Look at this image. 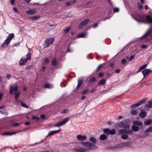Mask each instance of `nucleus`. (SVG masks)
Segmentation results:
<instances>
[{
    "label": "nucleus",
    "instance_id": "f257e3e1",
    "mask_svg": "<svg viewBox=\"0 0 152 152\" xmlns=\"http://www.w3.org/2000/svg\"><path fill=\"white\" fill-rule=\"evenodd\" d=\"M89 140L92 143L89 142H80V143L82 145L87 148L89 150L98 149V147L95 145L97 142L95 138L94 137H91Z\"/></svg>",
    "mask_w": 152,
    "mask_h": 152
},
{
    "label": "nucleus",
    "instance_id": "f03ea898",
    "mask_svg": "<svg viewBox=\"0 0 152 152\" xmlns=\"http://www.w3.org/2000/svg\"><path fill=\"white\" fill-rule=\"evenodd\" d=\"M31 54L30 53H28L26 56V57H23L19 61V65L22 66L25 65L27 61L30 60L31 58Z\"/></svg>",
    "mask_w": 152,
    "mask_h": 152
},
{
    "label": "nucleus",
    "instance_id": "7ed1b4c3",
    "mask_svg": "<svg viewBox=\"0 0 152 152\" xmlns=\"http://www.w3.org/2000/svg\"><path fill=\"white\" fill-rule=\"evenodd\" d=\"M129 122V120L126 119L118 123L117 125L120 128L129 129L130 128V126L128 124Z\"/></svg>",
    "mask_w": 152,
    "mask_h": 152
},
{
    "label": "nucleus",
    "instance_id": "20e7f679",
    "mask_svg": "<svg viewBox=\"0 0 152 152\" xmlns=\"http://www.w3.org/2000/svg\"><path fill=\"white\" fill-rule=\"evenodd\" d=\"M14 37V35L13 33L10 34L8 35L4 42L2 44L1 46L4 47L7 46Z\"/></svg>",
    "mask_w": 152,
    "mask_h": 152
},
{
    "label": "nucleus",
    "instance_id": "39448f33",
    "mask_svg": "<svg viewBox=\"0 0 152 152\" xmlns=\"http://www.w3.org/2000/svg\"><path fill=\"white\" fill-rule=\"evenodd\" d=\"M119 133L120 134H126L129 135H132L133 134L134 132L131 129L127 130L126 129H124L119 130Z\"/></svg>",
    "mask_w": 152,
    "mask_h": 152
},
{
    "label": "nucleus",
    "instance_id": "423d86ee",
    "mask_svg": "<svg viewBox=\"0 0 152 152\" xmlns=\"http://www.w3.org/2000/svg\"><path fill=\"white\" fill-rule=\"evenodd\" d=\"M69 118L67 117L64 118L63 120L58 122L57 123L55 124L54 126L56 127H60L65 124L69 121Z\"/></svg>",
    "mask_w": 152,
    "mask_h": 152
},
{
    "label": "nucleus",
    "instance_id": "0eeeda50",
    "mask_svg": "<svg viewBox=\"0 0 152 152\" xmlns=\"http://www.w3.org/2000/svg\"><path fill=\"white\" fill-rule=\"evenodd\" d=\"M145 101V99H142L138 103L135 104H134L131 105L130 107L131 109H135L137 107H138L143 104Z\"/></svg>",
    "mask_w": 152,
    "mask_h": 152
},
{
    "label": "nucleus",
    "instance_id": "6e6552de",
    "mask_svg": "<svg viewBox=\"0 0 152 152\" xmlns=\"http://www.w3.org/2000/svg\"><path fill=\"white\" fill-rule=\"evenodd\" d=\"M54 41V38H49L46 39L45 41L46 45L47 47H48L49 46L53 43Z\"/></svg>",
    "mask_w": 152,
    "mask_h": 152
},
{
    "label": "nucleus",
    "instance_id": "1a4fd4ad",
    "mask_svg": "<svg viewBox=\"0 0 152 152\" xmlns=\"http://www.w3.org/2000/svg\"><path fill=\"white\" fill-rule=\"evenodd\" d=\"M89 19H87L81 22L79 24L78 29L81 28L83 26L86 25L89 22Z\"/></svg>",
    "mask_w": 152,
    "mask_h": 152
},
{
    "label": "nucleus",
    "instance_id": "9d476101",
    "mask_svg": "<svg viewBox=\"0 0 152 152\" xmlns=\"http://www.w3.org/2000/svg\"><path fill=\"white\" fill-rule=\"evenodd\" d=\"M73 150L75 152H86L87 151L86 148H74Z\"/></svg>",
    "mask_w": 152,
    "mask_h": 152
},
{
    "label": "nucleus",
    "instance_id": "9b49d317",
    "mask_svg": "<svg viewBox=\"0 0 152 152\" xmlns=\"http://www.w3.org/2000/svg\"><path fill=\"white\" fill-rule=\"evenodd\" d=\"M76 138L78 140L81 141L86 140V137L85 135H78L77 136Z\"/></svg>",
    "mask_w": 152,
    "mask_h": 152
},
{
    "label": "nucleus",
    "instance_id": "f8f14e48",
    "mask_svg": "<svg viewBox=\"0 0 152 152\" xmlns=\"http://www.w3.org/2000/svg\"><path fill=\"white\" fill-rule=\"evenodd\" d=\"M61 129H59L58 130L50 131L49 132L47 137L50 136L54 134L57 133H58V132L61 131Z\"/></svg>",
    "mask_w": 152,
    "mask_h": 152
},
{
    "label": "nucleus",
    "instance_id": "ddd939ff",
    "mask_svg": "<svg viewBox=\"0 0 152 152\" xmlns=\"http://www.w3.org/2000/svg\"><path fill=\"white\" fill-rule=\"evenodd\" d=\"M18 132H3L1 133L2 135L3 136H10L13 134H15L16 133H18Z\"/></svg>",
    "mask_w": 152,
    "mask_h": 152
},
{
    "label": "nucleus",
    "instance_id": "4468645a",
    "mask_svg": "<svg viewBox=\"0 0 152 152\" xmlns=\"http://www.w3.org/2000/svg\"><path fill=\"white\" fill-rule=\"evenodd\" d=\"M152 71H151L149 69H145L142 71L143 75L145 77L147 75H148L149 73L151 72Z\"/></svg>",
    "mask_w": 152,
    "mask_h": 152
},
{
    "label": "nucleus",
    "instance_id": "2eb2a0df",
    "mask_svg": "<svg viewBox=\"0 0 152 152\" xmlns=\"http://www.w3.org/2000/svg\"><path fill=\"white\" fill-rule=\"evenodd\" d=\"M146 113L145 112L144 110H141V112L139 114L141 118H144L146 115Z\"/></svg>",
    "mask_w": 152,
    "mask_h": 152
},
{
    "label": "nucleus",
    "instance_id": "dca6fc26",
    "mask_svg": "<svg viewBox=\"0 0 152 152\" xmlns=\"http://www.w3.org/2000/svg\"><path fill=\"white\" fill-rule=\"evenodd\" d=\"M18 90V86H16L14 88L12 86L10 88V93L11 94H12L13 93V91H15V92H16Z\"/></svg>",
    "mask_w": 152,
    "mask_h": 152
},
{
    "label": "nucleus",
    "instance_id": "f3484780",
    "mask_svg": "<svg viewBox=\"0 0 152 152\" xmlns=\"http://www.w3.org/2000/svg\"><path fill=\"white\" fill-rule=\"evenodd\" d=\"M83 78H81L80 79H79L78 80V84L77 87L76 88V89H77L79 88L82 84L83 82Z\"/></svg>",
    "mask_w": 152,
    "mask_h": 152
},
{
    "label": "nucleus",
    "instance_id": "a211bd4d",
    "mask_svg": "<svg viewBox=\"0 0 152 152\" xmlns=\"http://www.w3.org/2000/svg\"><path fill=\"white\" fill-rule=\"evenodd\" d=\"M106 82L105 79H103L99 81L97 85L98 86H102L105 84Z\"/></svg>",
    "mask_w": 152,
    "mask_h": 152
},
{
    "label": "nucleus",
    "instance_id": "6ab92c4d",
    "mask_svg": "<svg viewBox=\"0 0 152 152\" xmlns=\"http://www.w3.org/2000/svg\"><path fill=\"white\" fill-rule=\"evenodd\" d=\"M145 105L148 108H151L152 107V99L147 102L145 103Z\"/></svg>",
    "mask_w": 152,
    "mask_h": 152
},
{
    "label": "nucleus",
    "instance_id": "aec40b11",
    "mask_svg": "<svg viewBox=\"0 0 152 152\" xmlns=\"http://www.w3.org/2000/svg\"><path fill=\"white\" fill-rule=\"evenodd\" d=\"M147 20L146 23H152V18H151L150 15H147L146 16Z\"/></svg>",
    "mask_w": 152,
    "mask_h": 152
},
{
    "label": "nucleus",
    "instance_id": "412c9836",
    "mask_svg": "<svg viewBox=\"0 0 152 152\" xmlns=\"http://www.w3.org/2000/svg\"><path fill=\"white\" fill-rule=\"evenodd\" d=\"M133 124L134 125L141 126L142 125V123L140 121H134L133 122Z\"/></svg>",
    "mask_w": 152,
    "mask_h": 152
},
{
    "label": "nucleus",
    "instance_id": "4be33fe9",
    "mask_svg": "<svg viewBox=\"0 0 152 152\" xmlns=\"http://www.w3.org/2000/svg\"><path fill=\"white\" fill-rule=\"evenodd\" d=\"M40 18V16L39 15H37L34 16L29 17V18L30 19V20H34L37 19H38Z\"/></svg>",
    "mask_w": 152,
    "mask_h": 152
},
{
    "label": "nucleus",
    "instance_id": "5701e85b",
    "mask_svg": "<svg viewBox=\"0 0 152 152\" xmlns=\"http://www.w3.org/2000/svg\"><path fill=\"white\" fill-rule=\"evenodd\" d=\"M26 13L27 14L33 15L35 14V11L34 10H29L28 11H26Z\"/></svg>",
    "mask_w": 152,
    "mask_h": 152
},
{
    "label": "nucleus",
    "instance_id": "b1692460",
    "mask_svg": "<svg viewBox=\"0 0 152 152\" xmlns=\"http://www.w3.org/2000/svg\"><path fill=\"white\" fill-rule=\"evenodd\" d=\"M52 85L50 84L46 83L43 86V88H49L52 87Z\"/></svg>",
    "mask_w": 152,
    "mask_h": 152
},
{
    "label": "nucleus",
    "instance_id": "393cba45",
    "mask_svg": "<svg viewBox=\"0 0 152 152\" xmlns=\"http://www.w3.org/2000/svg\"><path fill=\"white\" fill-rule=\"evenodd\" d=\"M147 65V64H145L141 66L139 68L137 72V73L139 72L140 71L145 69L146 68Z\"/></svg>",
    "mask_w": 152,
    "mask_h": 152
},
{
    "label": "nucleus",
    "instance_id": "a878e982",
    "mask_svg": "<svg viewBox=\"0 0 152 152\" xmlns=\"http://www.w3.org/2000/svg\"><path fill=\"white\" fill-rule=\"evenodd\" d=\"M107 137L105 134H101L99 137L100 139L101 140H104L106 139Z\"/></svg>",
    "mask_w": 152,
    "mask_h": 152
},
{
    "label": "nucleus",
    "instance_id": "bb28decb",
    "mask_svg": "<svg viewBox=\"0 0 152 152\" xmlns=\"http://www.w3.org/2000/svg\"><path fill=\"white\" fill-rule=\"evenodd\" d=\"M132 131H133L134 132H137L139 130V127L138 126H135V125H134L132 126Z\"/></svg>",
    "mask_w": 152,
    "mask_h": 152
},
{
    "label": "nucleus",
    "instance_id": "cd10ccee",
    "mask_svg": "<svg viewBox=\"0 0 152 152\" xmlns=\"http://www.w3.org/2000/svg\"><path fill=\"white\" fill-rule=\"evenodd\" d=\"M150 31H151V30L149 29L148 31L145 34H144L141 37V38L142 39H143L144 38H146L147 37L149 34Z\"/></svg>",
    "mask_w": 152,
    "mask_h": 152
},
{
    "label": "nucleus",
    "instance_id": "c85d7f7f",
    "mask_svg": "<svg viewBox=\"0 0 152 152\" xmlns=\"http://www.w3.org/2000/svg\"><path fill=\"white\" fill-rule=\"evenodd\" d=\"M57 64V60L55 58H53V59L52 61V64L53 66H55Z\"/></svg>",
    "mask_w": 152,
    "mask_h": 152
},
{
    "label": "nucleus",
    "instance_id": "c756f323",
    "mask_svg": "<svg viewBox=\"0 0 152 152\" xmlns=\"http://www.w3.org/2000/svg\"><path fill=\"white\" fill-rule=\"evenodd\" d=\"M109 135H114L115 134L116 132L115 129H112V130L109 129Z\"/></svg>",
    "mask_w": 152,
    "mask_h": 152
},
{
    "label": "nucleus",
    "instance_id": "7c9ffc66",
    "mask_svg": "<svg viewBox=\"0 0 152 152\" xmlns=\"http://www.w3.org/2000/svg\"><path fill=\"white\" fill-rule=\"evenodd\" d=\"M109 128H104L103 129L104 133L107 135H109Z\"/></svg>",
    "mask_w": 152,
    "mask_h": 152
},
{
    "label": "nucleus",
    "instance_id": "2f4dec72",
    "mask_svg": "<svg viewBox=\"0 0 152 152\" xmlns=\"http://www.w3.org/2000/svg\"><path fill=\"white\" fill-rule=\"evenodd\" d=\"M121 138L124 140H126L128 138V136L127 134H121Z\"/></svg>",
    "mask_w": 152,
    "mask_h": 152
},
{
    "label": "nucleus",
    "instance_id": "473e14b6",
    "mask_svg": "<svg viewBox=\"0 0 152 152\" xmlns=\"http://www.w3.org/2000/svg\"><path fill=\"white\" fill-rule=\"evenodd\" d=\"M131 114L133 115H135L137 113V110H132L130 112Z\"/></svg>",
    "mask_w": 152,
    "mask_h": 152
},
{
    "label": "nucleus",
    "instance_id": "72a5a7b5",
    "mask_svg": "<svg viewBox=\"0 0 152 152\" xmlns=\"http://www.w3.org/2000/svg\"><path fill=\"white\" fill-rule=\"evenodd\" d=\"M152 132V126L149 127L148 129H146L145 131V133H148Z\"/></svg>",
    "mask_w": 152,
    "mask_h": 152
},
{
    "label": "nucleus",
    "instance_id": "f704fd0d",
    "mask_svg": "<svg viewBox=\"0 0 152 152\" xmlns=\"http://www.w3.org/2000/svg\"><path fill=\"white\" fill-rule=\"evenodd\" d=\"M151 120L150 119H148V120L145 121L144 124L146 125H148L150 124L151 123Z\"/></svg>",
    "mask_w": 152,
    "mask_h": 152
},
{
    "label": "nucleus",
    "instance_id": "c9c22d12",
    "mask_svg": "<svg viewBox=\"0 0 152 152\" xmlns=\"http://www.w3.org/2000/svg\"><path fill=\"white\" fill-rule=\"evenodd\" d=\"M135 57V55H134L131 56H130V57H129L128 56H127L126 57V59H129V61H131Z\"/></svg>",
    "mask_w": 152,
    "mask_h": 152
},
{
    "label": "nucleus",
    "instance_id": "e433bc0d",
    "mask_svg": "<svg viewBox=\"0 0 152 152\" xmlns=\"http://www.w3.org/2000/svg\"><path fill=\"white\" fill-rule=\"evenodd\" d=\"M20 102L22 106L23 107L27 108H28V106H27L26 104L23 103V102L21 101H20Z\"/></svg>",
    "mask_w": 152,
    "mask_h": 152
},
{
    "label": "nucleus",
    "instance_id": "4c0bfd02",
    "mask_svg": "<svg viewBox=\"0 0 152 152\" xmlns=\"http://www.w3.org/2000/svg\"><path fill=\"white\" fill-rule=\"evenodd\" d=\"M96 80V78L94 77L90 78L89 80V81L91 83H93Z\"/></svg>",
    "mask_w": 152,
    "mask_h": 152
},
{
    "label": "nucleus",
    "instance_id": "58836bf2",
    "mask_svg": "<svg viewBox=\"0 0 152 152\" xmlns=\"http://www.w3.org/2000/svg\"><path fill=\"white\" fill-rule=\"evenodd\" d=\"M88 91L89 90L88 89H85L83 91H81V93L82 95L88 93Z\"/></svg>",
    "mask_w": 152,
    "mask_h": 152
},
{
    "label": "nucleus",
    "instance_id": "ea45409f",
    "mask_svg": "<svg viewBox=\"0 0 152 152\" xmlns=\"http://www.w3.org/2000/svg\"><path fill=\"white\" fill-rule=\"evenodd\" d=\"M116 148V147L113 146H110L106 147V148L108 150H112L115 149Z\"/></svg>",
    "mask_w": 152,
    "mask_h": 152
},
{
    "label": "nucleus",
    "instance_id": "a19ab883",
    "mask_svg": "<svg viewBox=\"0 0 152 152\" xmlns=\"http://www.w3.org/2000/svg\"><path fill=\"white\" fill-rule=\"evenodd\" d=\"M75 1H73L72 2L69 1L67 2H66V3L65 5L67 6H69L72 3H75Z\"/></svg>",
    "mask_w": 152,
    "mask_h": 152
},
{
    "label": "nucleus",
    "instance_id": "79ce46f5",
    "mask_svg": "<svg viewBox=\"0 0 152 152\" xmlns=\"http://www.w3.org/2000/svg\"><path fill=\"white\" fill-rule=\"evenodd\" d=\"M32 119L33 120H35L37 121H39L40 119V118L39 117L35 116H32Z\"/></svg>",
    "mask_w": 152,
    "mask_h": 152
},
{
    "label": "nucleus",
    "instance_id": "37998d69",
    "mask_svg": "<svg viewBox=\"0 0 152 152\" xmlns=\"http://www.w3.org/2000/svg\"><path fill=\"white\" fill-rule=\"evenodd\" d=\"M85 36V34L83 33L80 34L78 36V38H83Z\"/></svg>",
    "mask_w": 152,
    "mask_h": 152
},
{
    "label": "nucleus",
    "instance_id": "c03bdc74",
    "mask_svg": "<svg viewBox=\"0 0 152 152\" xmlns=\"http://www.w3.org/2000/svg\"><path fill=\"white\" fill-rule=\"evenodd\" d=\"M132 143L130 141L127 142L125 143V145L126 146H130L131 145Z\"/></svg>",
    "mask_w": 152,
    "mask_h": 152
},
{
    "label": "nucleus",
    "instance_id": "a18cd8bd",
    "mask_svg": "<svg viewBox=\"0 0 152 152\" xmlns=\"http://www.w3.org/2000/svg\"><path fill=\"white\" fill-rule=\"evenodd\" d=\"M70 29H71L70 27H68V28H66L64 30V32L65 33H67L70 30Z\"/></svg>",
    "mask_w": 152,
    "mask_h": 152
},
{
    "label": "nucleus",
    "instance_id": "49530a36",
    "mask_svg": "<svg viewBox=\"0 0 152 152\" xmlns=\"http://www.w3.org/2000/svg\"><path fill=\"white\" fill-rule=\"evenodd\" d=\"M119 10L118 8L115 7L113 9V12H118L119 11Z\"/></svg>",
    "mask_w": 152,
    "mask_h": 152
},
{
    "label": "nucleus",
    "instance_id": "de8ad7c7",
    "mask_svg": "<svg viewBox=\"0 0 152 152\" xmlns=\"http://www.w3.org/2000/svg\"><path fill=\"white\" fill-rule=\"evenodd\" d=\"M69 110L68 109H65L62 111V113L64 114H66L68 113Z\"/></svg>",
    "mask_w": 152,
    "mask_h": 152
},
{
    "label": "nucleus",
    "instance_id": "09e8293b",
    "mask_svg": "<svg viewBox=\"0 0 152 152\" xmlns=\"http://www.w3.org/2000/svg\"><path fill=\"white\" fill-rule=\"evenodd\" d=\"M138 21L140 22L146 23V20H142V19L139 20H138Z\"/></svg>",
    "mask_w": 152,
    "mask_h": 152
},
{
    "label": "nucleus",
    "instance_id": "8fccbe9b",
    "mask_svg": "<svg viewBox=\"0 0 152 152\" xmlns=\"http://www.w3.org/2000/svg\"><path fill=\"white\" fill-rule=\"evenodd\" d=\"M20 94V93L19 92H18L15 94V98H16V99L17 98H18Z\"/></svg>",
    "mask_w": 152,
    "mask_h": 152
},
{
    "label": "nucleus",
    "instance_id": "3c124183",
    "mask_svg": "<svg viewBox=\"0 0 152 152\" xmlns=\"http://www.w3.org/2000/svg\"><path fill=\"white\" fill-rule=\"evenodd\" d=\"M126 59L125 58H124L122 60L121 63L122 64H124L126 63Z\"/></svg>",
    "mask_w": 152,
    "mask_h": 152
},
{
    "label": "nucleus",
    "instance_id": "603ef678",
    "mask_svg": "<svg viewBox=\"0 0 152 152\" xmlns=\"http://www.w3.org/2000/svg\"><path fill=\"white\" fill-rule=\"evenodd\" d=\"M120 71H121V70H120V69H117L116 70L114 71V73L117 74V73H119L120 72Z\"/></svg>",
    "mask_w": 152,
    "mask_h": 152
},
{
    "label": "nucleus",
    "instance_id": "864d4df0",
    "mask_svg": "<svg viewBox=\"0 0 152 152\" xmlns=\"http://www.w3.org/2000/svg\"><path fill=\"white\" fill-rule=\"evenodd\" d=\"M45 116L44 114H42L40 115V118L41 119H45Z\"/></svg>",
    "mask_w": 152,
    "mask_h": 152
},
{
    "label": "nucleus",
    "instance_id": "5fc2aeb1",
    "mask_svg": "<svg viewBox=\"0 0 152 152\" xmlns=\"http://www.w3.org/2000/svg\"><path fill=\"white\" fill-rule=\"evenodd\" d=\"M70 45V44L69 45L67 51L68 52H72V49H70L69 48Z\"/></svg>",
    "mask_w": 152,
    "mask_h": 152
},
{
    "label": "nucleus",
    "instance_id": "6e6d98bb",
    "mask_svg": "<svg viewBox=\"0 0 152 152\" xmlns=\"http://www.w3.org/2000/svg\"><path fill=\"white\" fill-rule=\"evenodd\" d=\"M46 67L45 66H43L41 70V72H44L45 71V69Z\"/></svg>",
    "mask_w": 152,
    "mask_h": 152
},
{
    "label": "nucleus",
    "instance_id": "4d7b16f0",
    "mask_svg": "<svg viewBox=\"0 0 152 152\" xmlns=\"http://www.w3.org/2000/svg\"><path fill=\"white\" fill-rule=\"evenodd\" d=\"M20 125V124L18 123H15L13 125V126H19Z\"/></svg>",
    "mask_w": 152,
    "mask_h": 152
},
{
    "label": "nucleus",
    "instance_id": "13d9d810",
    "mask_svg": "<svg viewBox=\"0 0 152 152\" xmlns=\"http://www.w3.org/2000/svg\"><path fill=\"white\" fill-rule=\"evenodd\" d=\"M45 63H48L49 62V60L48 58H45Z\"/></svg>",
    "mask_w": 152,
    "mask_h": 152
},
{
    "label": "nucleus",
    "instance_id": "bf43d9fd",
    "mask_svg": "<svg viewBox=\"0 0 152 152\" xmlns=\"http://www.w3.org/2000/svg\"><path fill=\"white\" fill-rule=\"evenodd\" d=\"M103 76V74L102 73H100L98 75V76L99 77H102Z\"/></svg>",
    "mask_w": 152,
    "mask_h": 152
},
{
    "label": "nucleus",
    "instance_id": "052dcab7",
    "mask_svg": "<svg viewBox=\"0 0 152 152\" xmlns=\"http://www.w3.org/2000/svg\"><path fill=\"white\" fill-rule=\"evenodd\" d=\"M139 8L140 9H142L143 8V6L141 4H140L139 5Z\"/></svg>",
    "mask_w": 152,
    "mask_h": 152
},
{
    "label": "nucleus",
    "instance_id": "680f3d73",
    "mask_svg": "<svg viewBox=\"0 0 152 152\" xmlns=\"http://www.w3.org/2000/svg\"><path fill=\"white\" fill-rule=\"evenodd\" d=\"M147 47V46L146 45H142L141 46V48H142L145 49Z\"/></svg>",
    "mask_w": 152,
    "mask_h": 152
},
{
    "label": "nucleus",
    "instance_id": "e2e57ef3",
    "mask_svg": "<svg viewBox=\"0 0 152 152\" xmlns=\"http://www.w3.org/2000/svg\"><path fill=\"white\" fill-rule=\"evenodd\" d=\"M6 77L8 79H9L11 77V76L10 74H8L7 75Z\"/></svg>",
    "mask_w": 152,
    "mask_h": 152
},
{
    "label": "nucleus",
    "instance_id": "0e129e2a",
    "mask_svg": "<svg viewBox=\"0 0 152 152\" xmlns=\"http://www.w3.org/2000/svg\"><path fill=\"white\" fill-rule=\"evenodd\" d=\"M95 91H96V90L95 89L93 88V89H91V90L90 93H92L94 92H95Z\"/></svg>",
    "mask_w": 152,
    "mask_h": 152
},
{
    "label": "nucleus",
    "instance_id": "69168bd1",
    "mask_svg": "<svg viewBox=\"0 0 152 152\" xmlns=\"http://www.w3.org/2000/svg\"><path fill=\"white\" fill-rule=\"evenodd\" d=\"M13 9L14 11H15V12H18V9L14 7V8H13Z\"/></svg>",
    "mask_w": 152,
    "mask_h": 152
},
{
    "label": "nucleus",
    "instance_id": "338daca9",
    "mask_svg": "<svg viewBox=\"0 0 152 152\" xmlns=\"http://www.w3.org/2000/svg\"><path fill=\"white\" fill-rule=\"evenodd\" d=\"M98 23L94 24L93 26V27L94 28H95L98 26Z\"/></svg>",
    "mask_w": 152,
    "mask_h": 152
},
{
    "label": "nucleus",
    "instance_id": "774afa93",
    "mask_svg": "<svg viewBox=\"0 0 152 152\" xmlns=\"http://www.w3.org/2000/svg\"><path fill=\"white\" fill-rule=\"evenodd\" d=\"M101 66H102V65L100 64L97 68L96 70L97 72L99 70V69L101 67Z\"/></svg>",
    "mask_w": 152,
    "mask_h": 152
}]
</instances>
